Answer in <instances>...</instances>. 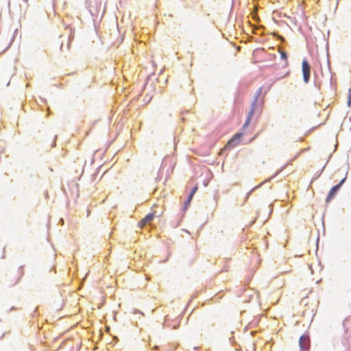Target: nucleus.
Wrapping results in <instances>:
<instances>
[{"mask_svg": "<svg viewBox=\"0 0 351 351\" xmlns=\"http://www.w3.org/2000/svg\"><path fill=\"white\" fill-rule=\"evenodd\" d=\"M23 274H24L23 267H21L14 274V276L16 278V280L14 282V284L17 283L21 280V278H22Z\"/></svg>", "mask_w": 351, "mask_h": 351, "instance_id": "0eeeda50", "label": "nucleus"}, {"mask_svg": "<svg viewBox=\"0 0 351 351\" xmlns=\"http://www.w3.org/2000/svg\"><path fill=\"white\" fill-rule=\"evenodd\" d=\"M154 349H155V350H157V349H158V346H155L154 347Z\"/></svg>", "mask_w": 351, "mask_h": 351, "instance_id": "f8f14e48", "label": "nucleus"}, {"mask_svg": "<svg viewBox=\"0 0 351 351\" xmlns=\"http://www.w3.org/2000/svg\"><path fill=\"white\" fill-rule=\"evenodd\" d=\"M300 348L302 351L308 350L310 348V339L308 335H303L299 340Z\"/></svg>", "mask_w": 351, "mask_h": 351, "instance_id": "f03ea898", "label": "nucleus"}, {"mask_svg": "<svg viewBox=\"0 0 351 351\" xmlns=\"http://www.w3.org/2000/svg\"><path fill=\"white\" fill-rule=\"evenodd\" d=\"M346 178H343L338 184L334 186L329 191L328 195L326 198L327 202H330L335 195L336 194L337 191L339 190L340 186L342 185V184L344 182Z\"/></svg>", "mask_w": 351, "mask_h": 351, "instance_id": "39448f33", "label": "nucleus"}, {"mask_svg": "<svg viewBox=\"0 0 351 351\" xmlns=\"http://www.w3.org/2000/svg\"><path fill=\"white\" fill-rule=\"evenodd\" d=\"M280 56H281V58H282L284 60H286L287 58V56L286 53L284 51L280 52Z\"/></svg>", "mask_w": 351, "mask_h": 351, "instance_id": "1a4fd4ad", "label": "nucleus"}, {"mask_svg": "<svg viewBox=\"0 0 351 351\" xmlns=\"http://www.w3.org/2000/svg\"><path fill=\"white\" fill-rule=\"evenodd\" d=\"M347 105L348 107L351 106V88L348 90Z\"/></svg>", "mask_w": 351, "mask_h": 351, "instance_id": "6e6552de", "label": "nucleus"}, {"mask_svg": "<svg viewBox=\"0 0 351 351\" xmlns=\"http://www.w3.org/2000/svg\"><path fill=\"white\" fill-rule=\"evenodd\" d=\"M255 108H256V104L253 103L252 106H251V108H250L248 117L247 118V120H246L243 127H247L250 124V123L251 121V119H252V115H253V114L254 112Z\"/></svg>", "mask_w": 351, "mask_h": 351, "instance_id": "423d86ee", "label": "nucleus"}, {"mask_svg": "<svg viewBox=\"0 0 351 351\" xmlns=\"http://www.w3.org/2000/svg\"><path fill=\"white\" fill-rule=\"evenodd\" d=\"M302 66L304 81L308 83L310 79L311 66L306 60H303Z\"/></svg>", "mask_w": 351, "mask_h": 351, "instance_id": "f257e3e1", "label": "nucleus"}, {"mask_svg": "<svg viewBox=\"0 0 351 351\" xmlns=\"http://www.w3.org/2000/svg\"><path fill=\"white\" fill-rule=\"evenodd\" d=\"M197 189H198L197 185H195V186L193 188V189H192V191H191V193H192V194H195V193H196V191H197Z\"/></svg>", "mask_w": 351, "mask_h": 351, "instance_id": "9d476101", "label": "nucleus"}, {"mask_svg": "<svg viewBox=\"0 0 351 351\" xmlns=\"http://www.w3.org/2000/svg\"><path fill=\"white\" fill-rule=\"evenodd\" d=\"M242 133H237L233 136V137L228 141L226 145V147H233L239 145L241 137L242 136Z\"/></svg>", "mask_w": 351, "mask_h": 351, "instance_id": "20e7f679", "label": "nucleus"}, {"mask_svg": "<svg viewBox=\"0 0 351 351\" xmlns=\"http://www.w3.org/2000/svg\"><path fill=\"white\" fill-rule=\"evenodd\" d=\"M156 216V212L153 211L149 214H147L142 220H141L138 223V226L140 228H143L146 224L151 222L154 218Z\"/></svg>", "mask_w": 351, "mask_h": 351, "instance_id": "7ed1b4c3", "label": "nucleus"}, {"mask_svg": "<svg viewBox=\"0 0 351 351\" xmlns=\"http://www.w3.org/2000/svg\"><path fill=\"white\" fill-rule=\"evenodd\" d=\"M193 195H194V194H192V193H190L189 197H188V202H190L192 200Z\"/></svg>", "mask_w": 351, "mask_h": 351, "instance_id": "9b49d317", "label": "nucleus"}, {"mask_svg": "<svg viewBox=\"0 0 351 351\" xmlns=\"http://www.w3.org/2000/svg\"><path fill=\"white\" fill-rule=\"evenodd\" d=\"M23 1H24L25 2H26V3L28 1V0H23Z\"/></svg>", "mask_w": 351, "mask_h": 351, "instance_id": "ddd939ff", "label": "nucleus"}]
</instances>
